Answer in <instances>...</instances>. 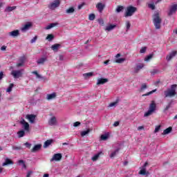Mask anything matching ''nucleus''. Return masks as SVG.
<instances>
[{"label":"nucleus","instance_id":"nucleus-1","mask_svg":"<svg viewBox=\"0 0 177 177\" xmlns=\"http://www.w3.org/2000/svg\"><path fill=\"white\" fill-rule=\"evenodd\" d=\"M152 19L156 30H160V28H161V23L162 22V19H161V17H160V12H156L153 15Z\"/></svg>","mask_w":177,"mask_h":177},{"label":"nucleus","instance_id":"nucleus-2","mask_svg":"<svg viewBox=\"0 0 177 177\" xmlns=\"http://www.w3.org/2000/svg\"><path fill=\"white\" fill-rule=\"evenodd\" d=\"M176 84H172L171 88L165 91V97H172L176 95Z\"/></svg>","mask_w":177,"mask_h":177},{"label":"nucleus","instance_id":"nucleus-3","mask_svg":"<svg viewBox=\"0 0 177 177\" xmlns=\"http://www.w3.org/2000/svg\"><path fill=\"white\" fill-rule=\"evenodd\" d=\"M138 10L136 7H133L132 6H129L127 8V10L124 13V17H131V16H133V14Z\"/></svg>","mask_w":177,"mask_h":177},{"label":"nucleus","instance_id":"nucleus-4","mask_svg":"<svg viewBox=\"0 0 177 177\" xmlns=\"http://www.w3.org/2000/svg\"><path fill=\"white\" fill-rule=\"evenodd\" d=\"M147 165H149V162H145V163L143 165V166L141 167V169L138 172L139 175H142V176H149V175H150V172L146 170V167H147Z\"/></svg>","mask_w":177,"mask_h":177},{"label":"nucleus","instance_id":"nucleus-5","mask_svg":"<svg viewBox=\"0 0 177 177\" xmlns=\"http://www.w3.org/2000/svg\"><path fill=\"white\" fill-rule=\"evenodd\" d=\"M177 10V4H172L169 7V12L167 13L168 16H172V15H175Z\"/></svg>","mask_w":177,"mask_h":177},{"label":"nucleus","instance_id":"nucleus-6","mask_svg":"<svg viewBox=\"0 0 177 177\" xmlns=\"http://www.w3.org/2000/svg\"><path fill=\"white\" fill-rule=\"evenodd\" d=\"M23 70L19 71H12L11 72V75L13 76L14 78H20V77L23 76V73H21Z\"/></svg>","mask_w":177,"mask_h":177},{"label":"nucleus","instance_id":"nucleus-7","mask_svg":"<svg viewBox=\"0 0 177 177\" xmlns=\"http://www.w3.org/2000/svg\"><path fill=\"white\" fill-rule=\"evenodd\" d=\"M59 6H60V1L59 0H55L50 4L48 8L49 9L54 10V9H56V8H59Z\"/></svg>","mask_w":177,"mask_h":177},{"label":"nucleus","instance_id":"nucleus-8","mask_svg":"<svg viewBox=\"0 0 177 177\" xmlns=\"http://www.w3.org/2000/svg\"><path fill=\"white\" fill-rule=\"evenodd\" d=\"M26 120H28L30 124H34L35 122V118H37V115L34 114H28L26 115Z\"/></svg>","mask_w":177,"mask_h":177},{"label":"nucleus","instance_id":"nucleus-9","mask_svg":"<svg viewBox=\"0 0 177 177\" xmlns=\"http://www.w3.org/2000/svg\"><path fill=\"white\" fill-rule=\"evenodd\" d=\"M48 125H50V127L57 125V119H56V117L53 116L48 120Z\"/></svg>","mask_w":177,"mask_h":177},{"label":"nucleus","instance_id":"nucleus-10","mask_svg":"<svg viewBox=\"0 0 177 177\" xmlns=\"http://www.w3.org/2000/svg\"><path fill=\"white\" fill-rule=\"evenodd\" d=\"M9 37H12V38H17L20 35V31L19 30H15L8 32Z\"/></svg>","mask_w":177,"mask_h":177},{"label":"nucleus","instance_id":"nucleus-11","mask_svg":"<svg viewBox=\"0 0 177 177\" xmlns=\"http://www.w3.org/2000/svg\"><path fill=\"white\" fill-rule=\"evenodd\" d=\"M62 157H63L62 156V153H55L53 155V158L50 159V162H53V161H60V160H62Z\"/></svg>","mask_w":177,"mask_h":177},{"label":"nucleus","instance_id":"nucleus-12","mask_svg":"<svg viewBox=\"0 0 177 177\" xmlns=\"http://www.w3.org/2000/svg\"><path fill=\"white\" fill-rule=\"evenodd\" d=\"M176 50L171 51V53H170L169 55H167L166 60H167V62H169V60H171L173 57H175V56H176Z\"/></svg>","mask_w":177,"mask_h":177},{"label":"nucleus","instance_id":"nucleus-13","mask_svg":"<svg viewBox=\"0 0 177 177\" xmlns=\"http://www.w3.org/2000/svg\"><path fill=\"white\" fill-rule=\"evenodd\" d=\"M20 124H21V125H24L25 131H30V124H28V122H26L24 119H22L20 121Z\"/></svg>","mask_w":177,"mask_h":177},{"label":"nucleus","instance_id":"nucleus-14","mask_svg":"<svg viewBox=\"0 0 177 177\" xmlns=\"http://www.w3.org/2000/svg\"><path fill=\"white\" fill-rule=\"evenodd\" d=\"M42 148V145L37 144L33 147V148L30 150L31 153H37V151H39Z\"/></svg>","mask_w":177,"mask_h":177},{"label":"nucleus","instance_id":"nucleus-15","mask_svg":"<svg viewBox=\"0 0 177 177\" xmlns=\"http://www.w3.org/2000/svg\"><path fill=\"white\" fill-rule=\"evenodd\" d=\"M31 27H32V23L28 22L21 28V31H28V30H30Z\"/></svg>","mask_w":177,"mask_h":177},{"label":"nucleus","instance_id":"nucleus-16","mask_svg":"<svg viewBox=\"0 0 177 177\" xmlns=\"http://www.w3.org/2000/svg\"><path fill=\"white\" fill-rule=\"evenodd\" d=\"M106 82H109V79H107V78H99L97 80L96 85H104V84H106Z\"/></svg>","mask_w":177,"mask_h":177},{"label":"nucleus","instance_id":"nucleus-17","mask_svg":"<svg viewBox=\"0 0 177 177\" xmlns=\"http://www.w3.org/2000/svg\"><path fill=\"white\" fill-rule=\"evenodd\" d=\"M46 62H48V57H41V58H39L37 60V64H45Z\"/></svg>","mask_w":177,"mask_h":177},{"label":"nucleus","instance_id":"nucleus-18","mask_svg":"<svg viewBox=\"0 0 177 177\" xmlns=\"http://www.w3.org/2000/svg\"><path fill=\"white\" fill-rule=\"evenodd\" d=\"M105 7L106 5L103 4L102 3H97V4L96 5V8L100 13H102L103 12Z\"/></svg>","mask_w":177,"mask_h":177},{"label":"nucleus","instance_id":"nucleus-19","mask_svg":"<svg viewBox=\"0 0 177 177\" xmlns=\"http://www.w3.org/2000/svg\"><path fill=\"white\" fill-rule=\"evenodd\" d=\"M145 67V64H137L134 68L135 73H139Z\"/></svg>","mask_w":177,"mask_h":177},{"label":"nucleus","instance_id":"nucleus-20","mask_svg":"<svg viewBox=\"0 0 177 177\" xmlns=\"http://www.w3.org/2000/svg\"><path fill=\"white\" fill-rule=\"evenodd\" d=\"M6 165H13V161L9 158H6L5 162L2 164L3 167H6Z\"/></svg>","mask_w":177,"mask_h":177},{"label":"nucleus","instance_id":"nucleus-21","mask_svg":"<svg viewBox=\"0 0 177 177\" xmlns=\"http://www.w3.org/2000/svg\"><path fill=\"white\" fill-rule=\"evenodd\" d=\"M157 107V105L156 104V102L151 101V104H149V110H151L152 111H156V109Z\"/></svg>","mask_w":177,"mask_h":177},{"label":"nucleus","instance_id":"nucleus-22","mask_svg":"<svg viewBox=\"0 0 177 177\" xmlns=\"http://www.w3.org/2000/svg\"><path fill=\"white\" fill-rule=\"evenodd\" d=\"M60 46H62V45H60L59 44H55L51 46V49L54 52H57V50H59V49H60Z\"/></svg>","mask_w":177,"mask_h":177},{"label":"nucleus","instance_id":"nucleus-23","mask_svg":"<svg viewBox=\"0 0 177 177\" xmlns=\"http://www.w3.org/2000/svg\"><path fill=\"white\" fill-rule=\"evenodd\" d=\"M120 151V148L116 149L114 151L111 152V154L109 155L110 158H114L115 156L118 154Z\"/></svg>","mask_w":177,"mask_h":177},{"label":"nucleus","instance_id":"nucleus-24","mask_svg":"<svg viewBox=\"0 0 177 177\" xmlns=\"http://www.w3.org/2000/svg\"><path fill=\"white\" fill-rule=\"evenodd\" d=\"M56 26H59V23H52L46 27V30H50V28H53V27H56Z\"/></svg>","mask_w":177,"mask_h":177},{"label":"nucleus","instance_id":"nucleus-25","mask_svg":"<svg viewBox=\"0 0 177 177\" xmlns=\"http://www.w3.org/2000/svg\"><path fill=\"white\" fill-rule=\"evenodd\" d=\"M172 132V127H169L167 129L163 131L162 135H168V133H171Z\"/></svg>","mask_w":177,"mask_h":177},{"label":"nucleus","instance_id":"nucleus-26","mask_svg":"<svg viewBox=\"0 0 177 177\" xmlns=\"http://www.w3.org/2000/svg\"><path fill=\"white\" fill-rule=\"evenodd\" d=\"M53 142V140H48L44 142V149H46V147L50 146L52 145V142Z\"/></svg>","mask_w":177,"mask_h":177},{"label":"nucleus","instance_id":"nucleus-27","mask_svg":"<svg viewBox=\"0 0 177 177\" xmlns=\"http://www.w3.org/2000/svg\"><path fill=\"white\" fill-rule=\"evenodd\" d=\"M56 97V93H53L51 94L47 95L48 100H52V99H55Z\"/></svg>","mask_w":177,"mask_h":177},{"label":"nucleus","instance_id":"nucleus-28","mask_svg":"<svg viewBox=\"0 0 177 177\" xmlns=\"http://www.w3.org/2000/svg\"><path fill=\"white\" fill-rule=\"evenodd\" d=\"M16 8V6H8L5 9V12H13Z\"/></svg>","mask_w":177,"mask_h":177},{"label":"nucleus","instance_id":"nucleus-29","mask_svg":"<svg viewBox=\"0 0 177 177\" xmlns=\"http://www.w3.org/2000/svg\"><path fill=\"white\" fill-rule=\"evenodd\" d=\"M100 154H102V153H98L94 155V156H93L91 158L92 161H97V160H99V158L100 157Z\"/></svg>","mask_w":177,"mask_h":177},{"label":"nucleus","instance_id":"nucleus-30","mask_svg":"<svg viewBox=\"0 0 177 177\" xmlns=\"http://www.w3.org/2000/svg\"><path fill=\"white\" fill-rule=\"evenodd\" d=\"M74 12H75V9H74L73 7H71L66 10V13L70 15L71 13H74Z\"/></svg>","mask_w":177,"mask_h":177},{"label":"nucleus","instance_id":"nucleus-31","mask_svg":"<svg viewBox=\"0 0 177 177\" xmlns=\"http://www.w3.org/2000/svg\"><path fill=\"white\" fill-rule=\"evenodd\" d=\"M122 10H124V6H118L115 9L116 13H120V12H122Z\"/></svg>","mask_w":177,"mask_h":177},{"label":"nucleus","instance_id":"nucleus-32","mask_svg":"<svg viewBox=\"0 0 177 177\" xmlns=\"http://www.w3.org/2000/svg\"><path fill=\"white\" fill-rule=\"evenodd\" d=\"M115 27H116L115 25H109V26H106L105 30L106 31H111V30H114V28H115Z\"/></svg>","mask_w":177,"mask_h":177},{"label":"nucleus","instance_id":"nucleus-33","mask_svg":"<svg viewBox=\"0 0 177 177\" xmlns=\"http://www.w3.org/2000/svg\"><path fill=\"white\" fill-rule=\"evenodd\" d=\"M154 113L153 111H151V109H149L145 114L144 117H149V115H151Z\"/></svg>","mask_w":177,"mask_h":177},{"label":"nucleus","instance_id":"nucleus-34","mask_svg":"<svg viewBox=\"0 0 177 177\" xmlns=\"http://www.w3.org/2000/svg\"><path fill=\"white\" fill-rule=\"evenodd\" d=\"M32 74H35V75H36L37 78H39L41 80H44L45 78V77H42L41 75L38 74V72L37 71L32 72Z\"/></svg>","mask_w":177,"mask_h":177},{"label":"nucleus","instance_id":"nucleus-35","mask_svg":"<svg viewBox=\"0 0 177 177\" xmlns=\"http://www.w3.org/2000/svg\"><path fill=\"white\" fill-rule=\"evenodd\" d=\"M53 38H55V36L52 34L48 35V36L46 37V39H47V41H53Z\"/></svg>","mask_w":177,"mask_h":177},{"label":"nucleus","instance_id":"nucleus-36","mask_svg":"<svg viewBox=\"0 0 177 177\" xmlns=\"http://www.w3.org/2000/svg\"><path fill=\"white\" fill-rule=\"evenodd\" d=\"M153 56H154V54H150V55H147V56L145 58V62H149V60L153 59Z\"/></svg>","mask_w":177,"mask_h":177},{"label":"nucleus","instance_id":"nucleus-37","mask_svg":"<svg viewBox=\"0 0 177 177\" xmlns=\"http://www.w3.org/2000/svg\"><path fill=\"white\" fill-rule=\"evenodd\" d=\"M91 132V129H88L86 131H83L81 132V136H85L86 135H88Z\"/></svg>","mask_w":177,"mask_h":177},{"label":"nucleus","instance_id":"nucleus-38","mask_svg":"<svg viewBox=\"0 0 177 177\" xmlns=\"http://www.w3.org/2000/svg\"><path fill=\"white\" fill-rule=\"evenodd\" d=\"M19 138H23L26 135V132L24 130L18 131Z\"/></svg>","mask_w":177,"mask_h":177},{"label":"nucleus","instance_id":"nucleus-39","mask_svg":"<svg viewBox=\"0 0 177 177\" xmlns=\"http://www.w3.org/2000/svg\"><path fill=\"white\" fill-rule=\"evenodd\" d=\"M150 73L151 75H156V74H158V73H160V71H158V69H153Z\"/></svg>","mask_w":177,"mask_h":177},{"label":"nucleus","instance_id":"nucleus-40","mask_svg":"<svg viewBox=\"0 0 177 177\" xmlns=\"http://www.w3.org/2000/svg\"><path fill=\"white\" fill-rule=\"evenodd\" d=\"M83 75L84 78H88V77H92V75H93V73L90 72V73H84Z\"/></svg>","mask_w":177,"mask_h":177},{"label":"nucleus","instance_id":"nucleus-41","mask_svg":"<svg viewBox=\"0 0 177 177\" xmlns=\"http://www.w3.org/2000/svg\"><path fill=\"white\" fill-rule=\"evenodd\" d=\"M12 150H17V151H20V150H23V147H21V146H12Z\"/></svg>","mask_w":177,"mask_h":177},{"label":"nucleus","instance_id":"nucleus-42","mask_svg":"<svg viewBox=\"0 0 177 177\" xmlns=\"http://www.w3.org/2000/svg\"><path fill=\"white\" fill-rule=\"evenodd\" d=\"M101 140H107V139L109 138V136L106 135V134H103L101 135Z\"/></svg>","mask_w":177,"mask_h":177},{"label":"nucleus","instance_id":"nucleus-43","mask_svg":"<svg viewBox=\"0 0 177 177\" xmlns=\"http://www.w3.org/2000/svg\"><path fill=\"white\" fill-rule=\"evenodd\" d=\"M171 105H172V102H169L167 106L165 108V111H167V110H169Z\"/></svg>","mask_w":177,"mask_h":177},{"label":"nucleus","instance_id":"nucleus-44","mask_svg":"<svg viewBox=\"0 0 177 177\" xmlns=\"http://www.w3.org/2000/svg\"><path fill=\"white\" fill-rule=\"evenodd\" d=\"M148 8H149V9H151L152 10H154V9H156V6L154 5V3H149L148 4Z\"/></svg>","mask_w":177,"mask_h":177},{"label":"nucleus","instance_id":"nucleus-45","mask_svg":"<svg viewBox=\"0 0 177 177\" xmlns=\"http://www.w3.org/2000/svg\"><path fill=\"white\" fill-rule=\"evenodd\" d=\"M96 18V16L95 15V14H90L88 16V20H93L94 19Z\"/></svg>","mask_w":177,"mask_h":177},{"label":"nucleus","instance_id":"nucleus-46","mask_svg":"<svg viewBox=\"0 0 177 177\" xmlns=\"http://www.w3.org/2000/svg\"><path fill=\"white\" fill-rule=\"evenodd\" d=\"M14 84H10L9 87L7 88L6 92H12V89L13 88Z\"/></svg>","mask_w":177,"mask_h":177},{"label":"nucleus","instance_id":"nucleus-47","mask_svg":"<svg viewBox=\"0 0 177 177\" xmlns=\"http://www.w3.org/2000/svg\"><path fill=\"white\" fill-rule=\"evenodd\" d=\"M124 62H125L124 58H119L115 60V63H122Z\"/></svg>","mask_w":177,"mask_h":177},{"label":"nucleus","instance_id":"nucleus-48","mask_svg":"<svg viewBox=\"0 0 177 177\" xmlns=\"http://www.w3.org/2000/svg\"><path fill=\"white\" fill-rule=\"evenodd\" d=\"M154 92H156V89L153 90L151 91H149L145 94H143L142 96H149V95H151L152 93H154Z\"/></svg>","mask_w":177,"mask_h":177},{"label":"nucleus","instance_id":"nucleus-49","mask_svg":"<svg viewBox=\"0 0 177 177\" xmlns=\"http://www.w3.org/2000/svg\"><path fill=\"white\" fill-rule=\"evenodd\" d=\"M126 27H127V31H128V30L131 28V23L129 22V21H127Z\"/></svg>","mask_w":177,"mask_h":177},{"label":"nucleus","instance_id":"nucleus-50","mask_svg":"<svg viewBox=\"0 0 177 177\" xmlns=\"http://www.w3.org/2000/svg\"><path fill=\"white\" fill-rule=\"evenodd\" d=\"M160 128H161V125L156 126L155 128V130H154V133H157V132H158V131H160Z\"/></svg>","mask_w":177,"mask_h":177},{"label":"nucleus","instance_id":"nucleus-51","mask_svg":"<svg viewBox=\"0 0 177 177\" xmlns=\"http://www.w3.org/2000/svg\"><path fill=\"white\" fill-rule=\"evenodd\" d=\"M37 39H38L37 36H35L31 40H30V44H34V42H36Z\"/></svg>","mask_w":177,"mask_h":177},{"label":"nucleus","instance_id":"nucleus-52","mask_svg":"<svg viewBox=\"0 0 177 177\" xmlns=\"http://www.w3.org/2000/svg\"><path fill=\"white\" fill-rule=\"evenodd\" d=\"M84 6H85V3H82V4H80L77 6V8H78L79 10H81V9H82V8H84Z\"/></svg>","mask_w":177,"mask_h":177},{"label":"nucleus","instance_id":"nucleus-53","mask_svg":"<svg viewBox=\"0 0 177 177\" xmlns=\"http://www.w3.org/2000/svg\"><path fill=\"white\" fill-rule=\"evenodd\" d=\"M19 62L20 63H22L24 64V62H26V57H21L20 59H19Z\"/></svg>","mask_w":177,"mask_h":177},{"label":"nucleus","instance_id":"nucleus-54","mask_svg":"<svg viewBox=\"0 0 177 177\" xmlns=\"http://www.w3.org/2000/svg\"><path fill=\"white\" fill-rule=\"evenodd\" d=\"M146 47H142L140 50V53H146Z\"/></svg>","mask_w":177,"mask_h":177},{"label":"nucleus","instance_id":"nucleus-55","mask_svg":"<svg viewBox=\"0 0 177 177\" xmlns=\"http://www.w3.org/2000/svg\"><path fill=\"white\" fill-rule=\"evenodd\" d=\"M80 125H81V122H75L73 124V127H80Z\"/></svg>","mask_w":177,"mask_h":177},{"label":"nucleus","instance_id":"nucleus-56","mask_svg":"<svg viewBox=\"0 0 177 177\" xmlns=\"http://www.w3.org/2000/svg\"><path fill=\"white\" fill-rule=\"evenodd\" d=\"M146 88H147V85L146 84H142L141 86V91L146 89Z\"/></svg>","mask_w":177,"mask_h":177},{"label":"nucleus","instance_id":"nucleus-57","mask_svg":"<svg viewBox=\"0 0 177 177\" xmlns=\"http://www.w3.org/2000/svg\"><path fill=\"white\" fill-rule=\"evenodd\" d=\"M24 145L26 146V147H27L28 149H30L31 148V144L28 143V142H26L24 144Z\"/></svg>","mask_w":177,"mask_h":177},{"label":"nucleus","instance_id":"nucleus-58","mask_svg":"<svg viewBox=\"0 0 177 177\" xmlns=\"http://www.w3.org/2000/svg\"><path fill=\"white\" fill-rule=\"evenodd\" d=\"M32 174V171H29L27 173L26 177H31V174Z\"/></svg>","mask_w":177,"mask_h":177},{"label":"nucleus","instance_id":"nucleus-59","mask_svg":"<svg viewBox=\"0 0 177 177\" xmlns=\"http://www.w3.org/2000/svg\"><path fill=\"white\" fill-rule=\"evenodd\" d=\"M5 75H3V72L1 71L0 72V81L1 80H2V78H3Z\"/></svg>","mask_w":177,"mask_h":177},{"label":"nucleus","instance_id":"nucleus-60","mask_svg":"<svg viewBox=\"0 0 177 177\" xmlns=\"http://www.w3.org/2000/svg\"><path fill=\"white\" fill-rule=\"evenodd\" d=\"M23 66H24V64H23L22 62L17 64V67H21Z\"/></svg>","mask_w":177,"mask_h":177},{"label":"nucleus","instance_id":"nucleus-61","mask_svg":"<svg viewBox=\"0 0 177 177\" xmlns=\"http://www.w3.org/2000/svg\"><path fill=\"white\" fill-rule=\"evenodd\" d=\"M118 125H120V122L118 121L115 122L113 124V127H118Z\"/></svg>","mask_w":177,"mask_h":177},{"label":"nucleus","instance_id":"nucleus-62","mask_svg":"<svg viewBox=\"0 0 177 177\" xmlns=\"http://www.w3.org/2000/svg\"><path fill=\"white\" fill-rule=\"evenodd\" d=\"M117 104V102H112L109 104V107H114Z\"/></svg>","mask_w":177,"mask_h":177},{"label":"nucleus","instance_id":"nucleus-63","mask_svg":"<svg viewBox=\"0 0 177 177\" xmlns=\"http://www.w3.org/2000/svg\"><path fill=\"white\" fill-rule=\"evenodd\" d=\"M142 129H145V127L143 126H140L138 127V131H142Z\"/></svg>","mask_w":177,"mask_h":177},{"label":"nucleus","instance_id":"nucleus-64","mask_svg":"<svg viewBox=\"0 0 177 177\" xmlns=\"http://www.w3.org/2000/svg\"><path fill=\"white\" fill-rule=\"evenodd\" d=\"M1 50H6V46H1Z\"/></svg>","mask_w":177,"mask_h":177}]
</instances>
